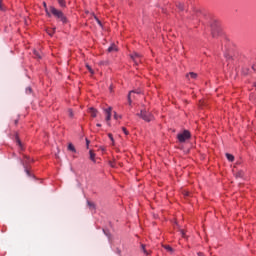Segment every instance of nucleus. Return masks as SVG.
<instances>
[{"mask_svg":"<svg viewBox=\"0 0 256 256\" xmlns=\"http://www.w3.org/2000/svg\"><path fill=\"white\" fill-rule=\"evenodd\" d=\"M14 123H15V125H17V123H19V120H15Z\"/></svg>","mask_w":256,"mask_h":256,"instance_id":"obj_33","label":"nucleus"},{"mask_svg":"<svg viewBox=\"0 0 256 256\" xmlns=\"http://www.w3.org/2000/svg\"><path fill=\"white\" fill-rule=\"evenodd\" d=\"M133 93H135V91H131V92L128 94V103H129V105H131V97H132Z\"/></svg>","mask_w":256,"mask_h":256,"instance_id":"obj_20","label":"nucleus"},{"mask_svg":"<svg viewBox=\"0 0 256 256\" xmlns=\"http://www.w3.org/2000/svg\"><path fill=\"white\" fill-rule=\"evenodd\" d=\"M177 7H178V9H180V11H183V10L185 9V5H184V4H181V3H179V4L177 5Z\"/></svg>","mask_w":256,"mask_h":256,"instance_id":"obj_21","label":"nucleus"},{"mask_svg":"<svg viewBox=\"0 0 256 256\" xmlns=\"http://www.w3.org/2000/svg\"><path fill=\"white\" fill-rule=\"evenodd\" d=\"M43 7L46 11L47 16L51 17V11L49 10V8H47V3L46 2H43Z\"/></svg>","mask_w":256,"mask_h":256,"instance_id":"obj_10","label":"nucleus"},{"mask_svg":"<svg viewBox=\"0 0 256 256\" xmlns=\"http://www.w3.org/2000/svg\"><path fill=\"white\" fill-rule=\"evenodd\" d=\"M182 235L185 236V232L182 231Z\"/></svg>","mask_w":256,"mask_h":256,"instance_id":"obj_38","label":"nucleus"},{"mask_svg":"<svg viewBox=\"0 0 256 256\" xmlns=\"http://www.w3.org/2000/svg\"><path fill=\"white\" fill-rule=\"evenodd\" d=\"M110 166L115 167V164H113V162H110Z\"/></svg>","mask_w":256,"mask_h":256,"instance_id":"obj_32","label":"nucleus"},{"mask_svg":"<svg viewBox=\"0 0 256 256\" xmlns=\"http://www.w3.org/2000/svg\"><path fill=\"white\" fill-rule=\"evenodd\" d=\"M163 247H164V249H166V251H168V253H173V248L171 246L164 245Z\"/></svg>","mask_w":256,"mask_h":256,"instance_id":"obj_17","label":"nucleus"},{"mask_svg":"<svg viewBox=\"0 0 256 256\" xmlns=\"http://www.w3.org/2000/svg\"><path fill=\"white\" fill-rule=\"evenodd\" d=\"M212 37H215V26H212Z\"/></svg>","mask_w":256,"mask_h":256,"instance_id":"obj_28","label":"nucleus"},{"mask_svg":"<svg viewBox=\"0 0 256 256\" xmlns=\"http://www.w3.org/2000/svg\"><path fill=\"white\" fill-rule=\"evenodd\" d=\"M68 115H69V117L73 118V116H74L73 110L69 109L68 110Z\"/></svg>","mask_w":256,"mask_h":256,"instance_id":"obj_23","label":"nucleus"},{"mask_svg":"<svg viewBox=\"0 0 256 256\" xmlns=\"http://www.w3.org/2000/svg\"><path fill=\"white\" fill-rule=\"evenodd\" d=\"M114 51H117V46H115V44H112V45L108 48V52H109V53H113Z\"/></svg>","mask_w":256,"mask_h":256,"instance_id":"obj_13","label":"nucleus"},{"mask_svg":"<svg viewBox=\"0 0 256 256\" xmlns=\"http://www.w3.org/2000/svg\"><path fill=\"white\" fill-rule=\"evenodd\" d=\"M89 155H90V160L93 161V163H95V154L93 153V150L89 151Z\"/></svg>","mask_w":256,"mask_h":256,"instance_id":"obj_16","label":"nucleus"},{"mask_svg":"<svg viewBox=\"0 0 256 256\" xmlns=\"http://www.w3.org/2000/svg\"><path fill=\"white\" fill-rule=\"evenodd\" d=\"M122 131H123V133H125L126 135H129V131H127V128L123 127V128H122Z\"/></svg>","mask_w":256,"mask_h":256,"instance_id":"obj_25","label":"nucleus"},{"mask_svg":"<svg viewBox=\"0 0 256 256\" xmlns=\"http://www.w3.org/2000/svg\"><path fill=\"white\" fill-rule=\"evenodd\" d=\"M58 4L60 5V7H66V2L65 0H57Z\"/></svg>","mask_w":256,"mask_h":256,"instance_id":"obj_18","label":"nucleus"},{"mask_svg":"<svg viewBox=\"0 0 256 256\" xmlns=\"http://www.w3.org/2000/svg\"><path fill=\"white\" fill-rule=\"evenodd\" d=\"M15 139H16V143L20 147V149H23V143H21V140L19 139V135H16Z\"/></svg>","mask_w":256,"mask_h":256,"instance_id":"obj_12","label":"nucleus"},{"mask_svg":"<svg viewBox=\"0 0 256 256\" xmlns=\"http://www.w3.org/2000/svg\"><path fill=\"white\" fill-rule=\"evenodd\" d=\"M186 77L189 79H195L197 77V73L195 72H190L189 74H186Z\"/></svg>","mask_w":256,"mask_h":256,"instance_id":"obj_11","label":"nucleus"},{"mask_svg":"<svg viewBox=\"0 0 256 256\" xmlns=\"http://www.w3.org/2000/svg\"><path fill=\"white\" fill-rule=\"evenodd\" d=\"M34 56H35L37 59H41V53H39V51H37V50H34Z\"/></svg>","mask_w":256,"mask_h":256,"instance_id":"obj_19","label":"nucleus"},{"mask_svg":"<svg viewBox=\"0 0 256 256\" xmlns=\"http://www.w3.org/2000/svg\"><path fill=\"white\" fill-rule=\"evenodd\" d=\"M97 125V127H101V124H96Z\"/></svg>","mask_w":256,"mask_h":256,"instance_id":"obj_37","label":"nucleus"},{"mask_svg":"<svg viewBox=\"0 0 256 256\" xmlns=\"http://www.w3.org/2000/svg\"><path fill=\"white\" fill-rule=\"evenodd\" d=\"M141 251L144 255L149 256L151 255V250H147V246L145 244H141Z\"/></svg>","mask_w":256,"mask_h":256,"instance_id":"obj_7","label":"nucleus"},{"mask_svg":"<svg viewBox=\"0 0 256 256\" xmlns=\"http://www.w3.org/2000/svg\"><path fill=\"white\" fill-rule=\"evenodd\" d=\"M27 163H29V157L25 156L24 160L22 161V165H23L27 175L31 176V172H29V169H27Z\"/></svg>","mask_w":256,"mask_h":256,"instance_id":"obj_5","label":"nucleus"},{"mask_svg":"<svg viewBox=\"0 0 256 256\" xmlns=\"http://www.w3.org/2000/svg\"><path fill=\"white\" fill-rule=\"evenodd\" d=\"M226 158L228 159V161H235V156H233L232 154L226 153Z\"/></svg>","mask_w":256,"mask_h":256,"instance_id":"obj_14","label":"nucleus"},{"mask_svg":"<svg viewBox=\"0 0 256 256\" xmlns=\"http://www.w3.org/2000/svg\"><path fill=\"white\" fill-rule=\"evenodd\" d=\"M114 119H121V116L117 115V112L114 113Z\"/></svg>","mask_w":256,"mask_h":256,"instance_id":"obj_27","label":"nucleus"},{"mask_svg":"<svg viewBox=\"0 0 256 256\" xmlns=\"http://www.w3.org/2000/svg\"><path fill=\"white\" fill-rule=\"evenodd\" d=\"M185 195H186V196H189V192H186Z\"/></svg>","mask_w":256,"mask_h":256,"instance_id":"obj_36","label":"nucleus"},{"mask_svg":"<svg viewBox=\"0 0 256 256\" xmlns=\"http://www.w3.org/2000/svg\"><path fill=\"white\" fill-rule=\"evenodd\" d=\"M87 147H89V140L86 139Z\"/></svg>","mask_w":256,"mask_h":256,"instance_id":"obj_34","label":"nucleus"},{"mask_svg":"<svg viewBox=\"0 0 256 256\" xmlns=\"http://www.w3.org/2000/svg\"><path fill=\"white\" fill-rule=\"evenodd\" d=\"M0 11H5V7H3V2L0 0Z\"/></svg>","mask_w":256,"mask_h":256,"instance_id":"obj_24","label":"nucleus"},{"mask_svg":"<svg viewBox=\"0 0 256 256\" xmlns=\"http://www.w3.org/2000/svg\"><path fill=\"white\" fill-rule=\"evenodd\" d=\"M87 206L90 209V211H95L97 209V206L94 202L87 200Z\"/></svg>","mask_w":256,"mask_h":256,"instance_id":"obj_8","label":"nucleus"},{"mask_svg":"<svg viewBox=\"0 0 256 256\" xmlns=\"http://www.w3.org/2000/svg\"><path fill=\"white\" fill-rule=\"evenodd\" d=\"M177 139L180 143H185L188 139H191V133L188 130H184L177 135Z\"/></svg>","mask_w":256,"mask_h":256,"instance_id":"obj_3","label":"nucleus"},{"mask_svg":"<svg viewBox=\"0 0 256 256\" xmlns=\"http://www.w3.org/2000/svg\"><path fill=\"white\" fill-rule=\"evenodd\" d=\"M130 57L132 61H134L135 65H139V63H141V55L139 53L134 52Z\"/></svg>","mask_w":256,"mask_h":256,"instance_id":"obj_4","label":"nucleus"},{"mask_svg":"<svg viewBox=\"0 0 256 256\" xmlns=\"http://www.w3.org/2000/svg\"><path fill=\"white\" fill-rule=\"evenodd\" d=\"M88 113H90L91 117H97L98 111H97V109L91 107L88 109Z\"/></svg>","mask_w":256,"mask_h":256,"instance_id":"obj_9","label":"nucleus"},{"mask_svg":"<svg viewBox=\"0 0 256 256\" xmlns=\"http://www.w3.org/2000/svg\"><path fill=\"white\" fill-rule=\"evenodd\" d=\"M32 89L31 87L26 88V93H31Z\"/></svg>","mask_w":256,"mask_h":256,"instance_id":"obj_29","label":"nucleus"},{"mask_svg":"<svg viewBox=\"0 0 256 256\" xmlns=\"http://www.w3.org/2000/svg\"><path fill=\"white\" fill-rule=\"evenodd\" d=\"M68 151H72V153H77V150L75 149V146H73V144L68 145Z\"/></svg>","mask_w":256,"mask_h":256,"instance_id":"obj_15","label":"nucleus"},{"mask_svg":"<svg viewBox=\"0 0 256 256\" xmlns=\"http://www.w3.org/2000/svg\"><path fill=\"white\" fill-rule=\"evenodd\" d=\"M138 117H141L143 121H146L147 123L153 121V114L151 112L147 111L146 109L141 110L140 113L137 114Z\"/></svg>","mask_w":256,"mask_h":256,"instance_id":"obj_2","label":"nucleus"},{"mask_svg":"<svg viewBox=\"0 0 256 256\" xmlns=\"http://www.w3.org/2000/svg\"><path fill=\"white\" fill-rule=\"evenodd\" d=\"M111 111H113L112 107H109L104 110V112L106 113V121L107 122L111 121Z\"/></svg>","mask_w":256,"mask_h":256,"instance_id":"obj_6","label":"nucleus"},{"mask_svg":"<svg viewBox=\"0 0 256 256\" xmlns=\"http://www.w3.org/2000/svg\"><path fill=\"white\" fill-rule=\"evenodd\" d=\"M53 33H55V30L48 31V35H53Z\"/></svg>","mask_w":256,"mask_h":256,"instance_id":"obj_30","label":"nucleus"},{"mask_svg":"<svg viewBox=\"0 0 256 256\" xmlns=\"http://www.w3.org/2000/svg\"><path fill=\"white\" fill-rule=\"evenodd\" d=\"M254 87H255V89H256V82L254 83Z\"/></svg>","mask_w":256,"mask_h":256,"instance_id":"obj_39","label":"nucleus"},{"mask_svg":"<svg viewBox=\"0 0 256 256\" xmlns=\"http://www.w3.org/2000/svg\"><path fill=\"white\" fill-rule=\"evenodd\" d=\"M252 69H253L254 71H256L255 66H252Z\"/></svg>","mask_w":256,"mask_h":256,"instance_id":"obj_35","label":"nucleus"},{"mask_svg":"<svg viewBox=\"0 0 256 256\" xmlns=\"http://www.w3.org/2000/svg\"><path fill=\"white\" fill-rule=\"evenodd\" d=\"M104 234L107 235V237H109V232L107 230H103Z\"/></svg>","mask_w":256,"mask_h":256,"instance_id":"obj_31","label":"nucleus"},{"mask_svg":"<svg viewBox=\"0 0 256 256\" xmlns=\"http://www.w3.org/2000/svg\"><path fill=\"white\" fill-rule=\"evenodd\" d=\"M86 67H87L88 71L93 74V69H91V66L86 65Z\"/></svg>","mask_w":256,"mask_h":256,"instance_id":"obj_26","label":"nucleus"},{"mask_svg":"<svg viewBox=\"0 0 256 256\" xmlns=\"http://www.w3.org/2000/svg\"><path fill=\"white\" fill-rule=\"evenodd\" d=\"M108 137L112 141V145H115V139H113V134H108Z\"/></svg>","mask_w":256,"mask_h":256,"instance_id":"obj_22","label":"nucleus"},{"mask_svg":"<svg viewBox=\"0 0 256 256\" xmlns=\"http://www.w3.org/2000/svg\"><path fill=\"white\" fill-rule=\"evenodd\" d=\"M51 15L58 19V21H61L62 23H67V17L65 16V14H63L61 10L55 8L54 6H50V17Z\"/></svg>","mask_w":256,"mask_h":256,"instance_id":"obj_1","label":"nucleus"}]
</instances>
